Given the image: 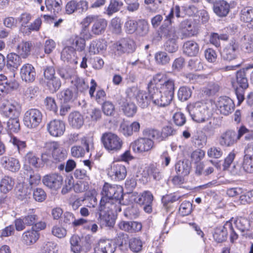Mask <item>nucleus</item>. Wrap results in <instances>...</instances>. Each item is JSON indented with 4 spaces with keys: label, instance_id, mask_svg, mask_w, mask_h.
<instances>
[{
    "label": "nucleus",
    "instance_id": "17",
    "mask_svg": "<svg viewBox=\"0 0 253 253\" xmlns=\"http://www.w3.org/2000/svg\"><path fill=\"white\" fill-rule=\"evenodd\" d=\"M78 96V92H76V88L71 86L63 89L57 94V97L60 100L61 104H67L73 102L77 98Z\"/></svg>",
    "mask_w": 253,
    "mask_h": 253
},
{
    "label": "nucleus",
    "instance_id": "33",
    "mask_svg": "<svg viewBox=\"0 0 253 253\" xmlns=\"http://www.w3.org/2000/svg\"><path fill=\"white\" fill-rule=\"evenodd\" d=\"M107 21L105 19H97L91 28L92 33L95 35H101L104 33L107 26Z\"/></svg>",
    "mask_w": 253,
    "mask_h": 253
},
{
    "label": "nucleus",
    "instance_id": "30",
    "mask_svg": "<svg viewBox=\"0 0 253 253\" xmlns=\"http://www.w3.org/2000/svg\"><path fill=\"white\" fill-rule=\"evenodd\" d=\"M183 53L188 56H196L199 53L198 44L194 41H188L183 45Z\"/></svg>",
    "mask_w": 253,
    "mask_h": 253
},
{
    "label": "nucleus",
    "instance_id": "12",
    "mask_svg": "<svg viewBox=\"0 0 253 253\" xmlns=\"http://www.w3.org/2000/svg\"><path fill=\"white\" fill-rule=\"evenodd\" d=\"M42 182L48 188L57 190L63 184V177L56 173H49L42 177Z\"/></svg>",
    "mask_w": 253,
    "mask_h": 253
},
{
    "label": "nucleus",
    "instance_id": "38",
    "mask_svg": "<svg viewBox=\"0 0 253 253\" xmlns=\"http://www.w3.org/2000/svg\"><path fill=\"white\" fill-rule=\"evenodd\" d=\"M144 136L158 142L163 141L162 133L159 130L154 128H146L142 132Z\"/></svg>",
    "mask_w": 253,
    "mask_h": 253
},
{
    "label": "nucleus",
    "instance_id": "48",
    "mask_svg": "<svg viewBox=\"0 0 253 253\" xmlns=\"http://www.w3.org/2000/svg\"><path fill=\"white\" fill-rule=\"evenodd\" d=\"M241 21L244 22H251L253 21V8L248 6L243 8L240 12Z\"/></svg>",
    "mask_w": 253,
    "mask_h": 253
},
{
    "label": "nucleus",
    "instance_id": "44",
    "mask_svg": "<svg viewBox=\"0 0 253 253\" xmlns=\"http://www.w3.org/2000/svg\"><path fill=\"white\" fill-rule=\"evenodd\" d=\"M124 216L130 219H134L139 215V211L137 205L127 207L124 211Z\"/></svg>",
    "mask_w": 253,
    "mask_h": 253
},
{
    "label": "nucleus",
    "instance_id": "1",
    "mask_svg": "<svg viewBox=\"0 0 253 253\" xmlns=\"http://www.w3.org/2000/svg\"><path fill=\"white\" fill-rule=\"evenodd\" d=\"M212 108V103L211 101L197 102L187 106L192 119L198 123L204 122L206 118L211 115Z\"/></svg>",
    "mask_w": 253,
    "mask_h": 253
},
{
    "label": "nucleus",
    "instance_id": "4",
    "mask_svg": "<svg viewBox=\"0 0 253 253\" xmlns=\"http://www.w3.org/2000/svg\"><path fill=\"white\" fill-rule=\"evenodd\" d=\"M101 141L104 148L110 153L119 151L124 143L121 137L111 132L103 133L101 137Z\"/></svg>",
    "mask_w": 253,
    "mask_h": 253
},
{
    "label": "nucleus",
    "instance_id": "11",
    "mask_svg": "<svg viewBox=\"0 0 253 253\" xmlns=\"http://www.w3.org/2000/svg\"><path fill=\"white\" fill-rule=\"evenodd\" d=\"M154 141L146 137H140L132 142L130 145V149L136 153L148 152L153 147Z\"/></svg>",
    "mask_w": 253,
    "mask_h": 253
},
{
    "label": "nucleus",
    "instance_id": "3",
    "mask_svg": "<svg viewBox=\"0 0 253 253\" xmlns=\"http://www.w3.org/2000/svg\"><path fill=\"white\" fill-rule=\"evenodd\" d=\"M248 69H241L236 73L235 79H232L231 84L233 87L237 98L238 105H240L245 99V90L248 88L249 84L247 77L246 71Z\"/></svg>",
    "mask_w": 253,
    "mask_h": 253
},
{
    "label": "nucleus",
    "instance_id": "47",
    "mask_svg": "<svg viewBox=\"0 0 253 253\" xmlns=\"http://www.w3.org/2000/svg\"><path fill=\"white\" fill-rule=\"evenodd\" d=\"M192 93V91L189 87L186 86H181L178 89L177 97L179 100L184 102L191 97Z\"/></svg>",
    "mask_w": 253,
    "mask_h": 253
},
{
    "label": "nucleus",
    "instance_id": "31",
    "mask_svg": "<svg viewBox=\"0 0 253 253\" xmlns=\"http://www.w3.org/2000/svg\"><path fill=\"white\" fill-rule=\"evenodd\" d=\"M69 125L73 128H80L84 123L83 116L79 112H74L70 113L68 117Z\"/></svg>",
    "mask_w": 253,
    "mask_h": 253
},
{
    "label": "nucleus",
    "instance_id": "24",
    "mask_svg": "<svg viewBox=\"0 0 253 253\" xmlns=\"http://www.w3.org/2000/svg\"><path fill=\"white\" fill-rule=\"evenodd\" d=\"M126 169L125 166L114 164L111 168L109 173L111 176H114L116 180H122L124 179L126 175Z\"/></svg>",
    "mask_w": 253,
    "mask_h": 253
},
{
    "label": "nucleus",
    "instance_id": "39",
    "mask_svg": "<svg viewBox=\"0 0 253 253\" xmlns=\"http://www.w3.org/2000/svg\"><path fill=\"white\" fill-rule=\"evenodd\" d=\"M39 238V234L38 231L35 230L27 231L23 234V240L27 245H30L35 243Z\"/></svg>",
    "mask_w": 253,
    "mask_h": 253
},
{
    "label": "nucleus",
    "instance_id": "41",
    "mask_svg": "<svg viewBox=\"0 0 253 253\" xmlns=\"http://www.w3.org/2000/svg\"><path fill=\"white\" fill-rule=\"evenodd\" d=\"M121 108L124 114L129 117H132L137 111V107L135 104L132 102H128L127 101L123 103Z\"/></svg>",
    "mask_w": 253,
    "mask_h": 253
},
{
    "label": "nucleus",
    "instance_id": "61",
    "mask_svg": "<svg viewBox=\"0 0 253 253\" xmlns=\"http://www.w3.org/2000/svg\"><path fill=\"white\" fill-rule=\"evenodd\" d=\"M187 67L190 70L196 71L203 69V66L200 58H194L189 60Z\"/></svg>",
    "mask_w": 253,
    "mask_h": 253
},
{
    "label": "nucleus",
    "instance_id": "42",
    "mask_svg": "<svg viewBox=\"0 0 253 253\" xmlns=\"http://www.w3.org/2000/svg\"><path fill=\"white\" fill-rule=\"evenodd\" d=\"M69 42L72 44V46L74 47L75 50L82 51L85 48V40L80 37H72L70 39Z\"/></svg>",
    "mask_w": 253,
    "mask_h": 253
},
{
    "label": "nucleus",
    "instance_id": "22",
    "mask_svg": "<svg viewBox=\"0 0 253 253\" xmlns=\"http://www.w3.org/2000/svg\"><path fill=\"white\" fill-rule=\"evenodd\" d=\"M234 223L236 228L242 233L243 236L246 238H253V233H248L250 228V223L248 219L240 217L237 218Z\"/></svg>",
    "mask_w": 253,
    "mask_h": 253
},
{
    "label": "nucleus",
    "instance_id": "37",
    "mask_svg": "<svg viewBox=\"0 0 253 253\" xmlns=\"http://www.w3.org/2000/svg\"><path fill=\"white\" fill-rule=\"evenodd\" d=\"M14 184V181L12 178L5 176L0 182V191L6 194L11 191Z\"/></svg>",
    "mask_w": 253,
    "mask_h": 253
},
{
    "label": "nucleus",
    "instance_id": "45",
    "mask_svg": "<svg viewBox=\"0 0 253 253\" xmlns=\"http://www.w3.org/2000/svg\"><path fill=\"white\" fill-rule=\"evenodd\" d=\"M123 5V2L119 0H110L109 5L106 9V14L110 16L113 13L119 11Z\"/></svg>",
    "mask_w": 253,
    "mask_h": 253
},
{
    "label": "nucleus",
    "instance_id": "57",
    "mask_svg": "<svg viewBox=\"0 0 253 253\" xmlns=\"http://www.w3.org/2000/svg\"><path fill=\"white\" fill-rule=\"evenodd\" d=\"M155 59L157 64L164 65L168 64L170 61V57L164 51H158L155 54Z\"/></svg>",
    "mask_w": 253,
    "mask_h": 253
},
{
    "label": "nucleus",
    "instance_id": "7",
    "mask_svg": "<svg viewBox=\"0 0 253 253\" xmlns=\"http://www.w3.org/2000/svg\"><path fill=\"white\" fill-rule=\"evenodd\" d=\"M248 131L245 126H241L238 130V135L236 132L232 130H228L223 133L219 138V143L221 146L230 147L234 145L244 133Z\"/></svg>",
    "mask_w": 253,
    "mask_h": 253
},
{
    "label": "nucleus",
    "instance_id": "27",
    "mask_svg": "<svg viewBox=\"0 0 253 253\" xmlns=\"http://www.w3.org/2000/svg\"><path fill=\"white\" fill-rule=\"evenodd\" d=\"M32 187L27 184H19L15 189V195L21 201L30 198L32 192Z\"/></svg>",
    "mask_w": 253,
    "mask_h": 253
},
{
    "label": "nucleus",
    "instance_id": "46",
    "mask_svg": "<svg viewBox=\"0 0 253 253\" xmlns=\"http://www.w3.org/2000/svg\"><path fill=\"white\" fill-rule=\"evenodd\" d=\"M46 86L52 93L56 92L61 86V82L59 78L54 77L46 81Z\"/></svg>",
    "mask_w": 253,
    "mask_h": 253
},
{
    "label": "nucleus",
    "instance_id": "29",
    "mask_svg": "<svg viewBox=\"0 0 253 253\" xmlns=\"http://www.w3.org/2000/svg\"><path fill=\"white\" fill-rule=\"evenodd\" d=\"M191 168L188 160L179 161L175 164V169L178 175L185 176L188 175Z\"/></svg>",
    "mask_w": 253,
    "mask_h": 253
},
{
    "label": "nucleus",
    "instance_id": "58",
    "mask_svg": "<svg viewBox=\"0 0 253 253\" xmlns=\"http://www.w3.org/2000/svg\"><path fill=\"white\" fill-rule=\"evenodd\" d=\"M110 28L112 32L119 35L122 33L121 20L119 17L113 18L110 22Z\"/></svg>",
    "mask_w": 253,
    "mask_h": 253
},
{
    "label": "nucleus",
    "instance_id": "54",
    "mask_svg": "<svg viewBox=\"0 0 253 253\" xmlns=\"http://www.w3.org/2000/svg\"><path fill=\"white\" fill-rule=\"evenodd\" d=\"M58 73L64 80L71 79L75 76L74 70L68 66L59 68L58 70Z\"/></svg>",
    "mask_w": 253,
    "mask_h": 253
},
{
    "label": "nucleus",
    "instance_id": "2",
    "mask_svg": "<svg viewBox=\"0 0 253 253\" xmlns=\"http://www.w3.org/2000/svg\"><path fill=\"white\" fill-rule=\"evenodd\" d=\"M122 192L123 189L121 187L106 183L101 192L102 198L100 201V205L107 206L110 208V205L113 201L119 203V200L123 198Z\"/></svg>",
    "mask_w": 253,
    "mask_h": 253
},
{
    "label": "nucleus",
    "instance_id": "5",
    "mask_svg": "<svg viewBox=\"0 0 253 253\" xmlns=\"http://www.w3.org/2000/svg\"><path fill=\"white\" fill-rule=\"evenodd\" d=\"M228 233L230 234V242L233 243L238 238V234L235 232L231 222L228 221L223 226L214 229L213 237L218 243H221L226 240Z\"/></svg>",
    "mask_w": 253,
    "mask_h": 253
},
{
    "label": "nucleus",
    "instance_id": "43",
    "mask_svg": "<svg viewBox=\"0 0 253 253\" xmlns=\"http://www.w3.org/2000/svg\"><path fill=\"white\" fill-rule=\"evenodd\" d=\"M25 162L32 165L35 168L42 167V164L39 161L40 159L37 157L32 151L28 152L25 156Z\"/></svg>",
    "mask_w": 253,
    "mask_h": 253
},
{
    "label": "nucleus",
    "instance_id": "20",
    "mask_svg": "<svg viewBox=\"0 0 253 253\" xmlns=\"http://www.w3.org/2000/svg\"><path fill=\"white\" fill-rule=\"evenodd\" d=\"M172 21L166 18L160 28V35L161 37L171 39L177 37L175 28L172 26Z\"/></svg>",
    "mask_w": 253,
    "mask_h": 253
},
{
    "label": "nucleus",
    "instance_id": "62",
    "mask_svg": "<svg viewBox=\"0 0 253 253\" xmlns=\"http://www.w3.org/2000/svg\"><path fill=\"white\" fill-rule=\"evenodd\" d=\"M129 247L133 252L138 253L142 250V242L139 239L132 238L129 240Z\"/></svg>",
    "mask_w": 253,
    "mask_h": 253
},
{
    "label": "nucleus",
    "instance_id": "8",
    "mask_svg": "<svg viewBox=\"0 0 253 253\" xmlns=\"http://www.w3.org/2000/svg\"><path fill=\"white\" fill-rule=\"evenodd\" d=\"M42 119V114L40 110L32 108L27 110L23 117L24 124L29 128H36Z\"/></svg>",
    "mask_w": 253,
    "mask_h": 253
},
{
    "label": "nucleus",
    "instance_id": "52",
    "mask_svg": "<svg viewBox=\"0 0 253 253\" xmlns=\"http://www.w3.org/2000/svg\"><path fill=\"white\" fill-rule=\"evenodd\" d=\"M153 200L152 194L150 191H146L138 196L136 202L139 205H143L147 204H152Z\"/></svg>",
    "mask_w": 253,
    "mask_h": 253
},
{
    "label": "nucleus",
    "instance_id": "26",
    "mask_svg": "<svg viewBox=\"0 0 253 253\" xmlns=\"http://www.w3.org/2000/svg\"><path fill=\"white\" fill-rule=\"evenodd\" d=\"M230 8L229 4L224 0L216 1L213 6L214 12L220 17L226 16L230 11Z\"/></svg>",
    "mask_w": 253,
    "mask_h": 253
},
{
    "label": "nucleus",
    "instance_id": "64",
    "mask_svg": "<svg viewBox=\"0 0 253 253\" xmlns=\"http://www.w3.org/2000/svg\"><path fill=\"white\" fill-rule=\"evenodd\" d=\"M102 117V113L100 109L94 108L90 109L87 112L86 118L91 121L97 122L99 121Z\"/></svg>",
    "mask_w": 253,
    "mask_h": 253
},
{
    "label": "nucleus",
    "instance_id": "32",
    "mask_svg": "<svg viewBox=\"0 0 253 253\" xmlns=\"http://www.w3.org/2000/svg\"><path fill=\"white\" fill-rule=\"evenodd\" d=\"M7 66L10 70L15 71L22 63L20 56L14 53H10L7 56Z\"/></svg>",
    "mask_w": 253,
    "mask_h": 253
},
{
    "label": "nucleus",
    "instance_id": "59",
    "mask_svg": "<svg viewBox=\"0 0 253 253\" xmlns=\"http://www.w3.org/2000/svg\"><path fill=\"white\" fill-rule=\"evenodd\" d=\"M74 81H72V82L75 83V86H71L76 88V92L79 91L83 92L86 90L88 88V85L85 83L84 80L83 78H80L77 76H75L74 78Z\"/></svg>",
    "mask_w": 253,
    "mask_h": 253
},
{
    "label": "nucleus",
    "instance_id": "6",
    "mask_svg": "<svg viewBox=\"0 0 253 253\" xmlns=\"http://www.w3.org/2000/svg\"><path fill=\"white\" fill-rule=\"evenodd\" d=\"M148 91L151 95L152 101L158 107H166L169 105L173 97L160 90L152 82L148 85Z\"/></svg>",
    "mask_w": 253,
    "mask_h": 253
},
{
    "label": "nucleus",
    "instance_id": "60",
    "mask_svg": "<svg viewBox=\"0 0 253 253\" xmlns=\"http://www.w3.org/2000/svg\"><path fill=\"white\" fill-rule=\"evenodd\" d=\"M177 37L171 39H168V40L166 42L164 47L166 51L169 53L176 52L178 49V45L176 43Z\"/></svg>",
    "mask_w": 253,
    "mask_h": 253
},
{
    "label": "nucleus",
    "instance_id": "19",
    "mask_svg": "<svg viewBox=\"0 0 253 253\" xmlns=\"http://www.w3.org/2000/svg\"><path fill=\"white\" fill-rule=\"evenodd\" d=\"M1 165L6 169L12 172H17L20 168L18 159L8 156H3L0 159Z\"/></svg>",
    "mask_w": 253,
    "mask_h": 253
},
{
    "label": "nucleus",
    "instance_id": "35",
    "mask_svg": "<svg viewBox=\"0 0 253 253\" xmlns=\"http://www.w3.org/2000/svg\"><path fill=\"white\" fill-rule=\"evenodd\" d=\"M95 251H100L102 253H113L115 248L110 240H100L95 248Z\"/></svg>",
    "mask_w": 253,
    "mask_h": 253
},
{
    "label": "nucleus",
    "instance_id": "55",
    "mask_svg": "<svg viewBox=\"0 0 253 253\" xmlns=\"http://www.w3.org/2000/svg\"><path fill=\"white\" fill-rule=\"evenodd\" d=\"M220 86L217 84L210 83L208 85L203 88L204 93L208 96H211L215 95L219 90Z\"/></svg>",
    "mask_w": 253,
    "mask_h": 253
},
{
    "label": "nucleus",
    "instance_id": "25",
    "mask_svg": "<svg viewBox=\"0 0 253 253\" xmlns=\"http://www.w3.org/2000/svg\"><path fill=\"white\" fill-rule=\"evenodd\" d=\"M120 229L129 233L140 231L142 229V224L137 221H121L118 223Z\"/></svg>",
    "mask_w": 253,
    "mask_h": 253
},
{
    "label": "nucleus",
    "instance_id": "34",
    "mask_svg": "<svg viewBox=\"0 0 253 253\" xmlns=\"http://www.w3.org/2000/svg\"><path fill=\"white\" fill-rule=\"evenodd\" d=\"M138 105L142 108H146L152 101L150 94L144 91H138L135 96Z\"/></svg>",
    "mask_w": 253,
    "mask_h": 253
},
{
    "label": "nucleus",
    "instance_id": "21",
    "mask_svg": "<svg viewBox=\"0 0 253 253\" xmlns=\"http://www.w3.org/2000/svg\"><path fill=\"white\" fill-rule=\"evenodd\" d=\"M116 49L121 53L133 52L135 49L134 42L129 38L122 39L117 42Z\"/></svg>",
    "mask_w": 253,
    "mask_h": 253
},
{
    "label": "nucleus",
    "instance_id": "56",
    "mask_svg": "<svg viewBox=\"0 0 253 253\" xmlns=\"http://www.w3.org/2000/svg\"><path fill=\"white\" fill-rule=\"evenodd\" d=\"M7 127L11 132H18L20 129L19 117L9 118L7 123Z\"/></svg>",
    "mask_w": 253,
    "mask_h": 253
},
{
    "label": "nucleus",
    "instance_id": "49",
    "mask_svg": "<svg viewBox=\"0 0 253 253\" xmlns=\"http://www.w3.org/2000/svg\"><path fill=\"white\" fill-rule=\"evenodd\" d=\"M31 46V43L28 42H22L17 48L18 54L23 58H27L30 54Z\"/></svg>",
    "mask_w": 253,
    "mask_h": 253
},
{
    "label": "nucleus",
    "instance_id": "16",
    "mask_svg": "<svg viewBox=\"0 0 253 253\" xmlns=\"http://www.w3.org/2000/svg\"><path fill=\"white\" fill-rule=\"evenodd\" d=\"M20 77L26 83L34 82L36 78V72L34 67L31 64H24L20 69Z\"/></svg>",
    "mask_w": 253,
    "mask_h": 253
},
{
    "label": "nucleus",
    "instance_id": "28",
    "mask_svg": "<svg viewBox=\"0 0 253 253\" xmlns=\"http://www.w3.org/2000/svg\"><path fill=\"white\" fill-rule=\"evenodd\" d=\"M120 129L125 136H131L133 132H138L139 130L140 124L137 122H134L131 124L124 122L121 124Z\"/></svg>",
    "mask_w": 253,
    "mask_h": 253
},
{
    "label": "nucleus",
    "instance_id": "14",
    "mask_svg": "<svg viewBox=\"0 0 253 253\" xmlns=\"http://www.w3.org/2000/svg\"><path fill=\"white\" fill-rule=\"evenodd\" d=\"M239 47L238 42L232 39L221 52V56L224 60L231 61L236 59L237 56V50Z\"/></svg>",
    "mask_w": 253,
    "mask_h": 253
},
{
    "label": "nucleus",
    "instance_id": "15",
    "mask_svg": "<svg viewBox=\"0 0 253 253\" xmlns=\"http://www.w3.org/2000/svg\"><path fill=\"white\" fill-rule=\"evenodd\" d=\"M1 108L3 114L8 118L19 117L20 113V105L15 101H7L3 103Z\"/></svg>",
    "mask_w": 253,
    "mask_h": 253
},
{
    "label": "nucleus",
    "instance_id": "9",
    "mask_svg": "<svg viewBox=\"0 0 253 253\" xmlns=\"http://www.w3.org/2000/svg\"><path fill=\"white\" fill-rule=\"evenodd\" d=\"M107 208V206L99 205L98 207V221L102 226L111 229L114 227L116 218L112 212H110Z\"/></svg>",
    "mask_w": 253,
    "mask_h": 253
},
{
    "label": "nucleus",
    "instance_id": "50",
    "mask_svg": "<svg viewBox=\"0 0 253 253\" xmlns=\"http://www.w3.org/2000/svg\"><path fill=\"white\" fill-rule=\"evenodd\" d=\"M93 238L90 235L82 236L81 238V252H88L92 248Z\"/></svg>",
    "mask_w": 253,
    "mask_h": 253
},
{
    "label": "nucleus",
    "instance_id": "40",
    "mask_svg": "<svg viewBox=\"0 0 253 253\" xmlns=\"http://www.w3.org/2000/svg\"><path fill=\"white\" fill-rule=\"evenodd\" d=\"M161 87L160 91L169 94V96L173 98L174 91V81L172 79L165 81L163 84H160Z\"/></svg>",
    "mask_w": 253,
    "mask_h": 253
},
{
    "label": "nucleus",
    "instance_id": "63",
    "mask_svg": "<svg viewBox=\"0 0 253 253\" xmlns=\"http://www.w3.org/2000/svg\"><path fill=\"white\" fill-rule=\"evenodd\" d=\"M192 211V204L189 201L183 202L179 208V213L183 216H186L191 213Z\"/></svg>",
    "mask_w": 253,
    "mask_h": 253
},
{
    "label": "nucleus",
    "instance_id": "13",
    "mask_svg": "<svg viewBox=\"0 0 253 253\" xmlns=\"http://www.w3.org/2000/svg\"><path fill=\"white\" fill-rule=\"evenodd\" d=\"M216 105L220 113L225 116L231 114L235 107L233 100L226 96L220 97Z\"/></svg>",
    "mask_w": 253,
    "mask_h": 253
},
{
    "label": "nucleus",
    "instance_id": "18",
    "mask_svg": "<svg viewBox=\"0 0 253 253\" xmlns=\"http://www.w3.org/2000/svg\"><path fill=\"white\" fill-rule=\"evenodd\" d=\"M47 129L51 135L58 137L63 134L65 130V125L62 121L54 120L47 124Z\"/></svg>",
    "mask_w": 253,
    "mask_h": 253
},
{
    "label": "nucleus",
    "instance_id": "10",
    "mask_svg": "<svg viewBox=\"0 0 253 253\" xmlns=\"http://www.w3.org/2000/svg\"><path fill=\"white\" fill-rule=\"evenodd\" d=\"M45 149L52 152L53 162L59 163L65 160L67 156V151L60 147L58 142L51 141L45 143Z\"/></svg>",
    "mask_w": 253,
    "mask_h": 253
},
{
    "label": "nucleus",
    "instance_id": "53",
    "mask_svg": "<svg viewBox=\"0 0 253 253\" xmlns=\"http://www.w3.org/2000/svg\"><path fill=\"white\" fill-rule=\"evenodd\" d=\"M71 251L75 253L81 252V238L77 235H73L70 238Z\"/></svg>",
    "mask_w": 253,
    "mask_h": 253
},
{
    "label": "nucleus",
    "instance_id": "51",
    "mask_svg": "<svg viewBox=\"0 0 253 253\" xmlns=\"http://www.w3.org/2000/svg\"><path fill=\"white\" fill-rule=\"evenodd\" d=\"M137 26L136 32L139 36L144 37L148 33L149 27L146 20L144 19L139 20Z\"/></svg>",
    "mask_w": 253,
    "mask_h": 253
},
{
    "label": "nucleus",
    "instance_id": "23",
    "mask_svg": "<svg viewBox=\"0 0 253 253\" xmlns=\"http://www.w3.org/2000/svg\"><path fill=\"white\" fill-rule=\"evenodd\" d=\"M179 27L182 39L191 37L196 34V31L194 29L191 20H184L180 23Z\"/></svg>",
    "mask_w": 253,
    "mask_h": 253
},
{
    "label": "nucleus",
    "instance_id": "36",
    "mask_svg": "<svg viewBox=\"0 0 253 253\" xmlns=\"http://www.w3.org/2000/svg\"><path fill=\"white\" fill-rule=\"evenodd\" d=\"M46 9L50 12L59 13L61 10L62 0H45Z\"/></svg>",
    "mask_w": 253,
    "mask_h": 253
}]
</instances>
